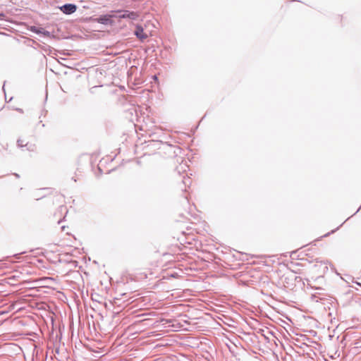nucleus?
<instances>
[{
    "label": "nucleus",
    "instance_id": "6",
    "mask_svg": "<svg viewBox=\"0 0 361 361\" xmlns=\"http://www.w3.org/2000/svg\"><path fill=\"white\" fill-rule=\"evenodd\" d=\"M182 183L185 185V188L187 186L190 187V185H191V183H192L191 178L188 176L187 173H185V176L183 175Z\"/></svg>",
    "mask_w": 361,
    "mask_h": 361
},
{
    "label": "nucleus",
    "instance_id": "11",
    "mask_svg": "<svg viewBox=\"0 0 361 361\" xmlns=\"http://www.w3.org/2000/svg\"><path fill=\"white\" fill-rule=\"evenodd\" d=\"M4 17V14L3 13H0V20H1Z\"/></svg>",
    "mask_w": 361,
    "mask_h": 361
},
{
    "label": "nucleus",
    "instance_id": "15",
    "mask_svg": "<svg viewBox=\"0 0 361 361\" xmlns=\"http://www.w3.org/2000/svg\"><path fill=\"white\" fill-rule=\"evenodd\" d=\"M355 283H356L357 285H358V286H361V283H359V282H355Z\"/></svg>",
    "mask_w": 361,
    "mask_h": 361
},
{
    "label": "nucleus",
    "instance_id": "14",
    "mask_svg": "<svg viewBox=\"0 0 361 361\" xmlns=\"http://www.w3.org/2000/svg\"><path fill=\"white\" fill-rule=\"evenodd\" d=\"M360 208H361V206L358 208V209L355 212V214L359 212V210L360 209Z\"/></svg>",
    "mask_w": 361,
    "mask_h": 361
},
{
    "label": "nucleus",
    "instance_id": "7",
    "mask_svg": "<svg viewBox=\"0 0 361 361\" xmlns=\"http://www.w3.org/2000/svg\"><path fill=\"white\" fill-rule=\"evenodd\" d=\"M25 147L26 148V150H27L29 152H35L37 148L35 144L28 143V142L25 144Z\"/></svg>",
    "mask_w": 361,
    "mask_h": 361
},
{
    "label": "nucleus",
    "instance_id": "13",
    "mask_svg": "<svg viewBox=\"0 0 361 361\" xmlns=\"http://www.w3.org/2000/svg\"><path fill=\"white\" fill-rule=\"evenodd\" d=\"M59 348H56V353L59 354Z\"/></svg>",
    "mask_w": 361,
    "mask_h": 361
},
{
    "label": "nucleus",
    "instance_id": "1",
    "mask_svg": "<svg viewBox=\"0 0 361 361\" xmlns=\"http://www.w3.org/2000/svg\"><path fill=\"white\" fill-rule=\"evenodd\" d=\"M59 10L66 15H71L77 11L78 6L75 4H65L59 7Z\"/></svg>",
    "mask_w": 361,
    "mask_h": 361
},
{
    "label": "nucleus",
    "instance_id": "5",
    "mask_svg": "<svg viewBox=\"0 0 361 361\" xmlns=\"http://www.w3.org/2000/svg\"><path fill=\"white\" fill-rule=\"evenodd\" d=\"M30 30L36 34H42L46 37H51V32L44 30L43 27H38L36 26H32Z\"/></svg>",
    "mask_w": 361,
    "mask_h": 361
},
{
    "label": "nucleus",
    "instance_id": "2",
    "mask_svg": "<svg viewBox=\"0 0 361 361\" xmlns=\"http://www.w3.org/2000/svg\"><path fill=\"white\" fill-rule=\"evenodd\" d=\"M117 12L121 13L118 16L120 18H128L130 20H137L139 18V14L135 11L124 10V11H118Z\"/></svg>",
    "mask_w": 361,
    "mask_h": 361
},
{
    "label": "nucleus",
    "instance_id": "18",
    "mask_svg": "<svg viewBox=\"0 0 361 361\" xmlns=\"http://www.w3.org/2000/svg\"><path fill=\"white\" fill-rule=\"evenodd\" d=\"M154 79H157V77L156 75L154 76Z\"/></svg>",
    "mask_w": 361,
    "mask_h": 361
},
{
    "label": "nucleus",
    "instance_id": "9",
    "mask_svg": "<svg viewBox=\"0 0 361 361\" xmlns=\"http://www.w3.org/2000/svg\"><path fill=\"white\" fill-rule=\"evenodd\" d=\"M17 145H18V147H20V148H23L25 147V145L23 144V140H20V139H18L17 140Z\"/></svg>",
    "mask_w": 361,
    "mask_h": 361
},
{
    "label": "nucleus",
    "instance_id": "10",
    "mask_svg": "<svg viewBox=\"0 0 361 361\" xmlns=\"http://www.w3.org/2000/svg\"><path fill=\"white\" fill-rule=\"evenodd\" d=\"M60 209L61 211H66L67 212V210H66V207L65 206H61L60 207Z\"/></svg>",
    "mask_w": 361,
    "mask_h": 361
},
{
    "label": "nucleus",
    "instance_id": "12",
    "mask_svg": "<svg viewBox=\"0 0 361 361\" xmlns=\"http://www.w3.org/2000/svg\"><path fill=\"white\" fill-rule=\"evenodd\" d=\"M13 175L17 178H20V175L18 173H13Z\"/></svg>",
    "mask_w": 361,
    "mask_h": 361
},
{
    "label": "nucleus",
    "instance_id": "3",
    "mask_svg": "<svg viewBox=\"0 0 361 361\" xmlns=\"http://www.w3.org/2000/svg\"><path fill=\"white\" fill-rule=\"evenodd\" d=\"M134 35L136 36L137 38H138L142 42H143L145 39L147 38V35L144 32V29L140 25H137L135 26Z\"/></svg>",
    "mask_w": 361,
    "mask_h": 361
},
{
    "label": "nucleus",
    "instance_id": "8",
    "mask_svg": "<svg viewBox=\"0 0 361 361\" xmlns=\"http://www.w3.org/2000/svg\"><path fill=\"white\" fill-rule=\"evenodd\" d=\"M187 167H188V166L185 164H180L177 168L178 173L180 174V170H182L183 172H185V168H187Z\"/></svg>",
    "mask_w": 361,
    "mask_h": 361
},
{
    "label": "nucleus",
    "instance_id": "19",
    "mask_svg": "<svg viewBox=\"0 0 361 361\" xmlns=\"http://www.w3.org/2000/svg\"><path fill=\"white\" fill-rule=\"evenodd\" d=\"M185 200H187V202H188V197H186V196H185Z\"/></svg>",
    "mask_w": 361,
    "mask_h": 361
},
{
    "label": "nucleus",
    "instance_id": "17",
    "mask_svg": "<svg viewBox=\"0 0 361 361\" xmlns=\"http://www.w3.org/2000/svg\"><path fill=\"white\" fill-rule=\"evenodd\" d=\"M64 228H65V226H63L61 227V229L63 231V230H64Z\"/></svg>",
    "mask_w": 361,
    "mask_h": 361
},
{
    "label": "nucleus",
    "instance_id": "4",
    "mask_svg": "<svg viewBox=\"0 0 361 361\" xmlns=\"http://www.w3.org/2000/svg\"><path fill=\"white\" fill-rule=\"evenodd\" d=\"M95 21L103 25H112L111 16L109 14L102 15L95 19Z\"/></svg>",
    "mask_w": 361,
    "mask_h": 361
},
{
    "label": "nucleus",
    "instance_id": "16",
    "mask_svg": "<svg viewBox=\"0 0 361 361\" xmlns=\"http://www.w3.org/2000/svg\"><path fill=\"white\" fill-rule=\"evenodd\" d=\"M44 197V195H42V196L41 197V198H42V197ZM39 199H40V197L37 198L36 200H39Z\"/></svg>",
    "mask_w": 361,
    "mask_h": 361
}]
</instances>
